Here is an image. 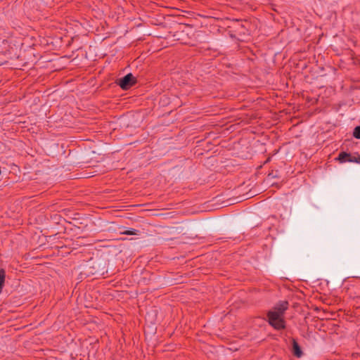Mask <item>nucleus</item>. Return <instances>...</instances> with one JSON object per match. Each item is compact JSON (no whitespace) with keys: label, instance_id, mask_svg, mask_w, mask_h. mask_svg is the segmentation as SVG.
<instances>
[{"label":"nucleus","instance_id":"nucleus-5","mask_svg":"<svg viewBox=\"0 0 360 360\" xmlns=\"http://www.w3.org/2000/svg\"><path fill=\"white\" fill-rule=\"evenodd\" d=\"M338 160L340 162H358L356 159L353 160L351 154L347 153L346 152H341L338 155Z\"/></svg>","mask_w":360,"mask_h":360},{"label":"nucleus","instance_id":"nucleus-6","mask_svg":"<svg viewBox=\"0 0 360 360\" xmlns=\"http://www.w3.org/2000/svg\"><path fill=\"white\" fill-rule=\"evenodd\" d=\"M6 273L5 271L1 269H0V286L4 287L5 282Z\"/></svg>","mask_w":360,"mask_h":360},{"label":"nucleus","instance_id":"nucleus-1","mask_svg":"<svg viewBox=\"0 0 360 360\" xmlns=\"http://www.w3.org/2000/svg\"><path fill=\"white\" fill-rule=\"evenodd\" d=\"M268 322L276 330H282L285 328V321L283 316L276 314L274 311H268Z\"/></svg>","mask_w":360,"mask_h":360},{"label":"nucleus","instance_id":"nucleus-3","mask_svg":"<svg viewBox=\"0 0 360 360\" xmlns=\"http://www.w3.org/2000/svg\"><path fill=\"white\" fill-rule=\"evenodd\" d=\"M288 301H279L273 308L272 310H271L270 311H274L276 312V314L281 315V316H283L285 314V311L288 309Z\"/></svg>","mask_w":360,"mask_h":360},{"label":"nucleus","instance_id":"nucleus-7","mask_svg":"<svg viewBox=\"0 0 360 360\" xmlns=\"http://www.w3.org/2000/svg\"><path fill=\"white\" fill-rule=\"evenodd\" d=\"M353 136L356 139H360V126H356L353 130Z\"/></svg>","mask_w":360,"mask_h":360},{"label":"nucleus","instance_id":"nucleus-10","mask_svg":"<svg viewBox=\"0 0 360 360\" xmlns=\"http://www.w3.org/2000/svg\"><path fill=\"white\" fill-rule=\"evenodd\" d=\"M3 287L0 286V293L1 292Z\"/></svg>","mask_w":360,"mask_h":360},{"label":"nucleus","instance_id":"nucleus-4","mask_svg":"<svg viewBox=\"0 0 360 360\" xmlns=\"http://www.w3.org/2000/svg\"><path fill=\"white\" fill-rule=\"evenodd\" d=\"M292 353L294 356L297 358H300L303 355V352L297 343V340L294 338L292 340Z\"/></svg>","mask_w":360,"mask_h":360},{"label":"nucleus","instance_id":"nucleus-9","mask_svg":"<svg viewBox=\"0 0 360 360\" xmlns=\"http://www.w3.org/2000/svg\"><path fill=\"white\" fill-rule=\"evenodd\" d=\"M270 159H271L270 158H267V160L265 161V163H266V162H269V161H270Z\"/></svg>","mask_w":360,"mask_h":360},{"label":"nucleus","instance_id":"nucleus-8","mask_svg":"<svg viewBox=\"0 0 360 360\" xmlns=\"http://www.w3.org/2000/svg\"><path fill=\"white\" fill-rule=\"evenodd\" d=\"M138 232L139 231L136 229H130L127 231H125L123 233L126 235H136Z\"/></svg>","mask_w":360,"mask_h":360},{"label":"nucleus","instance_id":"nucleus-2","mask_svg":"<svg viewBox=\"0 0 360 360\" xmlns=\"http://www.w3.org/2000/svg\"><path fill=\"white\" fill-rule=\"evenodd\" d=\"M136 83V77L131 74L129 73L124 77L117 79V84L123 89L127 90L133 86Z\"/></svg>","mask_w":360,"mask_h":360}]
</instances>
